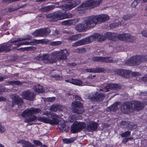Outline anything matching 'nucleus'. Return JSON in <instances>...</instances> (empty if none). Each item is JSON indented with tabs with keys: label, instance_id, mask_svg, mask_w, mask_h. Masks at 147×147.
Here are the masks:
<instances>
[{
	"label": "nucleus",
	"instance_id": "a18cd8bd",
	"mask_svg": "<svg viewBox=\"0 0 147 147\" xmlns=\"http://www.w3.org/2000/svg\"><path fill=\"white\" fill-rule=\"evenodd\" d=\"M130 132L127 131L123 133H122L121 136L122 137L124 138L129 136L130 135Z\"/></svg>",
	"mask_w": 147,
	"mask_h": 147
},
{
	"label": "nucleus",
	"instance_id": "dca6fc26",
	"mask_svg": "<svg viewBox=\"0 0 147 147\" xmlns=\"http://www.w3.org/2000/svg\"><path fill=\"white\" fill-rule=\"evenodd\" d=\"M98 125V123H97L89 121L87 122L86 129L89 131H95L97 129Z\"/></svg>",
	"mask_w": 147,
	"mask_h": 147
},
{
	"label": "nucleus",
	"instance_id": "7c9ffc66",
	"mask_svg": "<svg viewBox=\"0 0 147 147\" xmlns=\"http://www.w3.org/2000/svg\"><path fill=\"white\" fill-rule=\"evenodd\" d=\"M79 34L69 36L68 37L67 39L68 41H75L79 39Z\"/></svg>",
	"mask_w": 147,
	"mask_h": 147
},
{
	"label": "nucleus",
	"instance_id": "a19ab883",
	"mask_svg": "<svg viewBox=\"0 0 147 147\" xmlns=\"http://www.w3.org/2000/svg\"><path fill=\"white\" fill-rule=\"evenodd\" d=\"M134 15L131 14H128L123 16V19L125 20H127L132 18Z\"/></svg>",
	"mask_w": 147,
	"mask_h": 147
},
{
	"label": "nucleus",
	"instance_id": "f257e3e1",
	"mask_svg": "<svg viewBox=\"0 0 147 147\" xmlns=\"http://www.w3.org/2000/svg\"><path fill=\"white\" fill-rule=\"evenodd\" d=\"M52 119H49L45 117H40V120L44 122L50 123L52 124H58V127L60 129H62L65 132H67L69 129V126L66 125L67 122L63 119H61L58 121L57 118H58L59 116L58 115H55L52 116Z\"/></svg>",
	"mask_w": 147,
	"mask_h": 147
},
{
	"label": "nucleus",
	"instance_id": "a211bd4d",
	"mask_svg": "<svg viewBox=\"0 0 147 147\" xmlns=\"http://www.w3.org/2000/svg\"><path fill=\"white\" fill-rule=\"evenodd\" d=\"M12 107H13L15 105H21L23 104L22 98L18 96L15 94L12 95Z\"/></svg>",
	"mask_w": 147,
	"mask_h": 147
},
{
	"label": "nucleus",
	"instance_id": "f3484780",
	"mask_svg": "<svg viewBox=\"0 0 147 147\" xmlns=\"http://www.w3.org/2000/svg\"><path fill=\"white\" fill-rule=\"evenodd\" d=\"M74 3V1L71 0L68 2L67 4H65V5H61L57 7L60 8L64 11L69 10L76 7Z\"/></svg>",
	"mask_w": 147,
	"mask_h": 147
},
{
	"label": "nucleus",
	"instance_id": "6e6552de",
	"mask_svg": "<svg viewBox=\"0 0 147 147\" xmlns=\"http://www.w3.org/2000/svg\"><path fill=\"white\" fill-rule=\"evenodd\" d=\"M106 97L104 93H98L94 92H92L88 96L89 99L91 101L100 102L103 100Z\"/></svg>",
	"mask_w": 147,
	"mask_h": 147
},
{
	"label": "nucleus",
	"instance_id": "774afa93",
	"mask_svg": "<svg viewBox=\"0 0 147 147\" xmlns=\"http://www.w3.org/2000/svg\"><path fill=\"white\" fill-rule=\"evenodd\" d=\"M86 51V49L84 48L79 49V53H84Z\"/></svg>",
	"mask_w": 147,
	"mask_h": 147
},
{
	"label": "nucleus",
	"instance_id": "603ef678",
	"mask_svg": "<svg viewBox=\"0 0 147 147\" xmlns=\"http://www.w3.org/2000/svg\"><path fill=\"white\" fill-rule=\"evenodd\" d=\"M134 58L135 65H138L140 64V61L138 60L137 56L134 57Z\"/></svg>",
	"mask_w": 147,
	"mask_h": 147
},
{
	"label": "nucleus",
	"instance_id": "338daca9",
	"mask_svg": "<svg viewBox=\"0 0 147 147\" xmlns=\"http://www.w3.org/2000/svg\"><path fill=\"white\" fill-rule=\"evenodd\" d=\"M59 30H55L53 32V35L55 36H56L57 35L59 34Z\"/></svg>",
	"mask_w": 147,
	"mask_h": 147
},
{
	"label": "nucleus",
	"instance_id": "5fc2aeb1",
	"mask_svg": "<svg viewBox=\"0 0 147 147\" xmlns=\"http://www.w3.org/2000/svg\"><path fill=\"white\" fill-rule=\"evenodd\" d=\"M74 116L73 115L70 116L68 119V121L70 123H72L74 121Z\"/></svg>",
	"mask_w": 147,
	"mask_h": 147
},
{
	"label": "nucleus",
	"instance_id": "79ce46f5",
	"mask_svg": "<svg viewBox=\"0 0 147 147\" xmlns=\"http://www.w3.org/2000/svg\"><path fill=\"white\" fill-rule=\"evenodd\" d=\"M62 42L61 41H57L52 42L50 43V45L53 46H56L59 45H61Z\"/></svg>",
	"mask_w": 147,
	"mask_h": 147
},
{
	"label": "nucleus",
	"instance_id": "4d7b16f0",
	"mask_svg": "<svg viewBox=\"0 0 147 147\" xmlns=\"http://www.w3.org/2000/svg\"><path fill=\"white\" fill-rule=\"evenodd\" d=\"M128 124V123L127 121H124L121 122V125L123 127H127Z\"/></svg>",
	"mask_w": 147,
	"mask_h": 147
},
{
	"label": "nucleus",
	"instance_id": "aec40b11",
	"mask_svg": "<svg viewBox=\"0 0 147 147\" xmlns=\"http://www.w3.org/2000/svg\"><path fill=\"white\" fill-rule=\"evenodd\" d=\"M121 88V86L119 84H113L107 83L106 86H105V89L107 90L106 91L108 92L110 90H118Z\"/></svg>",
	"mask_w": 147,
	"mask_h": 147
},
{
	"label": "nucleus",
	"instance_id": "c03bdc74",
	"mask_svg": "<svg viewBox=\"0 0 147 147\" xmlns=\"http://www.w3.org/2000/svg\"><path fill=\"white\" fill-rule=\"evenodd\" d=\"M20 0H3L2 3L4 4H9Z\"/></svg>",
	"mask_w": 147,
	"mask_h": 147
},
{
	"label": "nucleus",
	"instance_id": "13d9d810",
	"mask_svg": "<svg viewBox=\"0 0 147 147\" xmlns=\"http://www.w3.org/2000/svg\"><path fill=\"white\" fill-rule=\"evenodd\" d=\"M5 130V128L4 127L1 125L0 123V133H3Z\"/></svg>",
	"mask_w": 147,
	"mask_h": 147
},
{
	"label": "nucleus",
	"instance_id": "7ed1b4c3",
	"mask_svg": "<svg viewBox=\"0 0 147 147\" xmlns=\"http://www.w3.org/2000/svg\"><path fill=\"white\" fill-rule=\"evenodd\" d=\"M102 0H87L78 7L76 9L78 11L94 8L98 6Z\"/></svg>",
	"mask_w": 147,
	"mask_h": 147
},
{
	"label": "nucleus",
	"instance_id": "a878e982",
	"mask_svg": "<svg viewBox=\"0 0 147 147\" xmlns=\"http://www.w3.org/2000/svg\"><path fill=\"white\" fill-rule=\"evenodd\" d=\"M55 7V6L54 5H50L42 7L40 10L42 12H47L54 9Z\"/></svg>",
	"mask_w": 147,
	"mask_h": 147
},
{
	"label": "nucleus",
	"instance_id": "1a4fd4ad",
	"mask_svg": "<svg viewBox=\"0 0 147 147\" xmlns=\"http://www.w3.org/2000/svg\"><path fill=\"white\" fill-rule=\"evenodd\" d=\"M71 105L72 110L73 113L81 114L84 112V107L82 104L80 102L78 101L73 102Z\"/></svg>",
	"mask_w": 147,
	"mask_h": 147
},
{
	"label": "nucleus",
	"instance_id": "9d476101",
	"mask_svg": "<svg viewBox=\"0 0 147 147\" xmlns=\"http://www.w3.org/2000/svg\"><path fill=\"white\" fill-rule=\"evenodd\" d=\"M62 12L59 11L55 12L46 14V17L48 19H51L52 21H57L62 20Z\"/></svg>",
	"mask_w": 147,
	"mask_h": 147
},
{
	"label": "nucleus",
	"instance_id": "9b49d317",
	"mask_svg": "<svg viewBox=\"0 0 147 147\" xmlns=\"http://www.w3.org/2000/svg\"><path fill=\"white\" fill-rule=\"evenodd\" d=\"M51 32V30L48 28H41L36 30L32 34L35 36H47Z\"/></svg>",
	"mask_w": 147,
	"mask_h": 147
},
{
	"label": "nucleus",
	"instance_id": "37998d69",
	"mask_svg": "<svg viewBox=\"0 0 147 147\" xmlns=\"http://www.w3.org/2000/svg\"><path fill=\"white\" fill-rule=\"evenodd\" d=\"M18 143H22L26 145L25 147H27L28 144H30V142L24 140H20L17 142Z\"/></svg>",
	"mask_w": 147,
	"mask_h": 147
},
{
	"label": "nucleus",
	"instance_id": "e2e57ef3",
	"mask_svg": "<svg viewBox=\"0 0 147 147\" xmlns=\"http://www.w3.org/2000/svg\"><path fill=\"white\" fill-rule=\"evenodd\" d=\"M9 11L10 12H12L13 11H14L17 10V8H13L12 7H9L8 9Z\"/></svg>",
	"mask_w": 147,
	"mask_h": 147
},
{
	"label": "nucleus",
	"instance_id": "c85d7f7f",
	"mask_svg": "<svg viewBox=\"0 0 147 147\" xmlns=\"http://www.w3.org/2000/svg\"><path fill=\"white\" fill-rule=\"evenodd\" d=\"M134 57H131L125 62V64L128 65H135Z\"/></svg>",
	"mask_w": 147,
	"mask_h": 147
},
{
	"label": "nucleus",
	"instance_id": "cd10ccee",
	"mask_svg": "<svg viewBox=\"0 0 147 147\" xmlns=\"http://www.w3.org/2000/svg\"><path fill=\"white\" fill-rule=\"evenodd\" d=\"M75 20H68L64 21L62 22L61 24L63 25H71L74 24Z\"/></svg>",
	"mask_w": 147,
	"mask_h": 147
},
{
	"label": "nucleus",
	"instance_id": "de8ad7c7",
	"mask_svg": "<svg viewBox=\"0 0 147 147\" xmlns=\"http://www.w3.org/2000/svg\"><path fill=\"white\" fill-rule=\"evenodd\" d=\"M142 63L146 62L147 61V55H140Z\"/></svg>",
	"mask_w": 147,
	"mask_h": 147
},
{
	"label": "nucleus",
	"instance_id": "ea45409f",
	"mask_svg": "<svg viewBox=\"0 0 147 147\" xmlns=\"http://www.w3.org/2000/svg\"><path fill=\"white\" fill-rule=\"evenodd\" d=\"M12 42H8L6 44H4L3 45L6 46H5V48L7 49H8L9 51L8 52L10 51H11V49L9 48L11 47L13 45V44H12Z\"/></svg>",
	"mask_w": 147,
	"mask_h": 147
},
{
	"label": "nucleus",
	"instance_id": "2f4dec72",
	"mask_svg": "<svg viewBox=\"0 0 147 147\" xmlns=\"http://www.w3.org/2000/svg\"><path fill=\"white\" fill-rule=\"evenodd\" d=\"M127 33L120 34L117 35V37L121 40L126 41Z\"/></svg>",
	"mask_w": 147,
	"mask_h": 147
},
{
	"label": "nucleus",
	"instance_id": "412c9836",
	"mask_svg": "<svg viewBox=\"0 0 147 147\" xmlns=\"http://www.w3.org/2000/svg\"><path fill=\"white\" fill-rule=\"evenodd\" d=\"M42 61H48V62L50 63H53L55 62V60L53 59V53L51 54H47L41 55Z\"/></svg>",
	"mask_w": 147,
	"mask_h": 147
},
{
	"label": "nucleus",
	"instance_id": "5701e85b",
	"mask_svg": "<svg viewBox=\"0 0 147 147\" xmlns=\"http://www.w3.org/2000/svg\"><path fill=\"white\" fill-rule=\"evenodd\" d=\"M86 71L88 72L94 73H99L102 72L105 70V69L102 67H98L91 68H87Z\"/></svg>",
	"mask_w": 147,
	"mask_h": 147
},
{
	"label": "nucleus",
	"instance_id": "c756f323",
	"mask_svg": "<svg viewBox=\"0 0 147 147\" xmlns=\"http://www.w3.org/2000/svg\"><path fill=\"white\" fill-rule=\"evenodd\" d=\"M9 85L12 86L20 85L22 84V83L20 81H8L7 82Z\"/></svg>",
	"mask_w": 147,
	"mask_h": 147
},
{
	"label": "nucleus",
	"instance_id": "052dcab7",
	"mask_svg": "<svg viewBox=\"0 0 147 147\" xmlns=\"http://www.w3.org/2000/svg\"><path fill=\"white\" fill-rule=\"evenodd\" d=\"M127 127L129 129H131L134 126V124L132 123H128L127 125Z\"/></svg>",
	"mask_w": 147,
	"mask_h": 147
},
{
	"label": "nucleus",
	"instance_id": "680f3d73",
	"mask_svg": "<svg viewBox=\"0 0 147 147\" xmlns=\"http://www.w3.org/2000/svg\"><path fill=\"white\" fill-rule=\"evenodd\" d=\"M32 42H29L27 41L23 42H21V45H31Z\"/></svg>",
	"mask_w": 147,
	"mask_h": 147
},
{
	"label": "nucleus",
	"instance_id": "473e14b6",
	"mask_svg": "<svg viewBox=\"0 0 147 147\" xmlns=\"http://www.w3.org/2000/svg\"><path fill=\"white\" fill-rule=\"evenodd\" d=\"M140 1L142 3L147 2V0H134L131 4V7L133 8H135L138 5V3Z\"/></svg>",
	"mask_w": 147,
	"mask_h": 147
},
{
	"label": "nucleus",
	"instance_id": "0e129e2a",
	"mask_svg": "<svg viewBox=\"0 0 147 147\" xmlns=\"http://www.w3.org/2000/svg\"><path fill=\"white\" fill-rule=\"evenodd\" d=\"M142 34L143 36L147 37V30H143Z\"/></svg>",
	"mask_w": 147,
	"mask_h": 147
},
{
	"label": "nucleus",
	"instance_id": "0eeeda50",
	"mask_svg": "<svg viewBox=\"0 0 147 147\" xmlns=\"http://www.w3.org/2000/svg\"><path fill=\"white\" fill-rule=\"evenodd\" d=\"M69 53V51L66 49L61 50L60 51H56L53 53L54 60H55V62L57 60H65L67 59V55Z\"/></svg>",
	"mask_w": 147,
	"mask_h": 147
},
{
	"label": "nucleus",
	"instance_id": "8fccbe9b",
	"mask_svg": "<svg viewBox=\"0 0 147 147\" xmlns=\"http://www.w3.org/2000/svg\"><path fill=\"white\" fill-rule=\"evenodd\" d=\"M74 140L73 139H63V141L64 143L66 144H69L70 143L73 142Z\"/></svg>",
	"mask_w": 147,
	"mask_h": 147
},
{
	"label": "nucleus",
	"instance_id": "69168bd1",
	"mask_svg": "<svg viewBox=\"0 0 147 147\" xmlns=\"http://www.w3.org/2000/svg\"><path fill=\"white\" fill-rule=\"evenodd\" d=\"M74 1L75 2V5H76V6L80 4L81 3V1L80 0H72Z\"/></svg>",
	"mask_w": 147,
	"mask_h": 147
},
{
	"label": "nucleus",
	"instance_id": "49530a36",
	"mask_svg": "<svg viewBox=\"0 0 147 147\" xmlns=\"http://www.w3.org/2000/svg\"><path fill=\"white\" fill-rule=\"evenodd\" d=\"M121 24L119 22L112 23L110 25V28H115L119 26H121Z\"/></svg>",
	"mask_w": 147,
	"mask_h": 147
},
{
	"label": "nucleus",
	"instance_id": "bf43d9fd",
	"mask_svg": "<svg viewBox=\"0 0 147 147\" xmlns=\"http://www.w3.org/2000/svg\"><path fill=\"white\" fill-rule=\"evenodd\" d=\"M35 60L38 61H42V57L41 55H40L39 56L35 57L34 58Z\"/></svg>",
	"mask_w": 147,
	"mask_h": 147
},
{
	"label": "nucleus",
	"instance_id": "58836bf2",
	"mask_svg": "<svg viewBox=\"0 0 147 147\" xmlns=\"http://www.w3.org/2000/svg\"><path fill=\"white\" fill-rule=\"evenodd\" d=\"M62 16L63 17L62 20L64 19L71 18L73 16L72 14L69 13H62Z\"/></svg>",
	"mask_w": 147,
	"mask_h": 147
},
{
	"label": "nucleus",
	"instance_id": "f03ea898",
	"mask_svg": "<svg viewBox=\"0 0 147 147\" xmlns=\"http://www.w3.org/2000/svg\"><path fill=\"white\" fill-rule=\"evenodd\" d=\"M40 112V110L38 109L31 108L25 110L22 113V116L25 118L27 117L28 118L25 120L26 123L32 122L36 119V116L33 115V114H37Z\"/></svg>",
	"mask_w": 147,
	"mask_h": 147
},
{
	"label": "nucleus",
	"instance_id": "6ab92c4d",
	"mask_svg": "<svg viewBox=\"0 0 147 147\" xmlns=\"http://www.w3.org/2000/svg\"><path fill=\"white\" fill-rule=\"evenodd\" d=\"M116 72L118 75L124 78H128L130 77L131 71L126 69H120L117 70Z\"/></svg>",
	"mask_w": 147,
	"mask_h": 147
},
{
	"label": "nucleus",
	"instance_id": "20e7f679",
	"mask_svg": "<svg viewBox=\"0 0 147 147\" xmlns=\"http://www.w3.org/2000/svg\"><path fill=\"white\" fill-rule=\"evenodd\" d=\"M93 28L98 24L103 23L107 21L109 17L107 15H97L89 16Z\"/></svg>",
	"mask_w": 147,
	"mask_h": 147
},
{
	"label": "nucleus",
	"instance_id": "bb28decb",
	"mask_svg": "<svg viewBox=\"0 0 147 147\" xmlns=\"http://www.w3.org/2000/svg\"><path fill=\"white\" fill-rule=\"evenodd\" d=\"M120 102H117L112 105L109 108L110 109V111L114 112L116 111L120 108Z\"/></svg>",
	"mask_w": 147,
	"mask_h": 147
},
{
	"label": "nucleus",
	"instance_id": "4be33fe9",
	"mask_svg": "<svg viewBox=\"0 0 147 147\" xmlns=\"http://www.w3.org/2000/svg\"><path fill=\"white\" fill-rule=\"evenodd\" d=\"M134 111H138L143 109L144 107V104L141 102L134 101L132 102Z\"/></svg>",
	"mask_w": 147,
	"mask_h": 147
},
{
	"label": "nucleus",
	"instance_id": "2eb2a0df",
	"mask_svg": "<svg viewBox=\"0 0 147 147\" xmlns=\"http://www.w3.org/2000/svg\"><path fill=\"white\" fill-rule=\"evenodd\" d=\"M92 61H94L100 62H114L113 60L111 57H94L92 58Z\"/></svg>",
	"mask_w": 147,
	"mask_h": 147
},
{
	"label": "nucleus",
	"instance_id": "09e8293b",
	"mask_svg": "<svg viewBox=\"0 0 147 147\" xmlns=\"http://www.w3.org/2000/svg\"><path fill=\"white\" fill-rule=\"evenodd\" d=\"M6 46L2 45L0 46V53L5 51L6 52H7L9 51L8 49H5V46Z\"/></svg>",
	"mask_w": 147,
	"mask_h": 147
},
{
	"label": "nucleus",
	"instance_id": "f8f14e48",
	"mask_svg": "<svg viewBox=\"0 0 147 147\" xmlns=\"http://www.w3.org/2000/svg\"><path fill=\"white\" fill-rule=\"evenodd\" d=\"M121 111L125 113H128L134 111L132 102H127L124 103L121 106Z\"/></svg>",
	"mask_w": 147,
	"mask_h": 147
},
{
	"label": "nucleus",
	"instance_id": "39448f33",
	"mask_svg": "<svg viewBox=\"0 0 147 147\" xmlns=\"http://www.w3.org/2000/svg\"><path fill=\"white\" fill-rule=\"evenodd\" d=\"M99 36L100 34H94L89 37L85 38L76 42L72 44V46L74 47H76L90 43V42L94 40H98Z\"/></svg>",
	"mask_w": 147,
	"mask_h": 147
},
{
	"label": "nucleus",
	"instance_id": "f704fd0d",
	"mask_svg": "<svg viewBox=\"0 0 147 147\" xmlns=\"http://www.w3.org/2000/svg\"><path fill=\"white\" fill-rule=\"evenodd\" d=\"M43 114L44 115H46L47 116H49V118L48 117H44L46 118H47L49 119H52L51 117H52V116H53L54 115H56L55 114H54V113H53L52 114H50V113H49L47 111L44 112L43 113ZM40 117H39V120L40 121H41V120H40ZM42 122H43V121H42ZM43 122H44L43 121Z\"/></svg>",
	"mask_w": 147,
	"mask_h": 147
},
{
	"label": "nucleus",
	"instance_id": "3c124183",
	"mask_svg": "<svg viewBox=\"0 0 147 147\" xmlns=\"http://www.w3.org/2000/svg\"><path fill=\"white\" fill-rule=\"evenodd\" d=\"M18 39L16 40H15L12 42V44H13V45L15 46H16L17 47H19L21 45V43L20 42H18L20 41H18Z\"/></svg>",
	"mask_w": 147,
	"mask_h": 147
},
{
	"label": "nucleus",
	"instance_id": "e433bc0d",
	"mask_svg": "<svg viewBox=\"0 0 147 147\" xmlns=\"http://www.w3.org/2000/svg\"><path fill=\"white\" fill-rule=\"evenodd\" d=\"M108 36H109V37L110 39L111 40L114 39L115 38L117 37V35L115 33H111L110 32H108L107 33Z\"/></svg>",
	"mask_w": 147,
	"mask_h": 147
},
{
	"label": "nucleus",
	"instance_id": "ddd939ff",
	"mask_svg": "<svg viewBox=\"0 0 147 147\" xmlns=\"http://www.w3.org/2000/svg\"><path fill=\"white\" fill-rule=\"evenodd\" d=\"M21 95L23 99L32 101L35 99V94L33 92L28 90L23 92Z\"/></svg>",
	"mask_w": 147,
	"mask_h": 147
},
{
	"label": "nucleus",
	"instance_id": "864d4df0",
	"mask_svg": "<svg viewBox=\"0 0 147 147\" xmlns=\"http://www.w3.org/2000/svg\"><path fill=\"white\" fill-rule=\"evenodd\" d=\"M105 38V37L104 35H101L100 34V36L99 37L98 40L99 41H103Z\"/></svg>",
	"mask_w": 147,
	"mask_h": 147
},
{
	"label": "nucleus",
	"instance_id": "423d86ee",
	"mask_svg": "<svg viewBox=\"0 0 147 147\" xmlns=\"http://www.w3.org/2000/svg\"><path fill=\"white\" fill-rule=\"evenodd\" d=\"M93 28L89 17H87L84 21L80 24L77 25L76 29L79 32H84L86 30H88Z\"/></svg>",
	"mask_w": 147,
	"mask_h": 147
},
{
	"label": "nucleus",
	"instance_id": "4c0bfd02",
	"mask_svg": "<svg viewBox=\"0 0 147 147\" xmlns=\"http://www.w3.org/2000/svg\"><path fill=\"white\" fill-rule=\"evenodd\" d=\"M32 37L29 35H27L24 38H19L18 39V41L28 40L32 39Z\"/></svg>",
	"mask_w": 147,
	"mask_h": 147
},
{
	"label": "nucleus",
	"instance_id": "393cba45",
	"mask_svg": "<svg viewBox=\"0 0 147 147\" xmlns=\"http://www.w3.org/2000/svg\"><path fill=\"white\" fill-rule=\"evenodd\" d=\"M33 89L35 91L40 93H42L45 91V90L42 86L40 84H37L33 87Z\"/></svg>",
	"mask_w": 147,
	"mask_h": 147
},
{
	"label": "nucleus",
	"instance_id": "6e6d98bb",
	"mask_svg": "<svg viewBox=\"0 0 147 147\" xmlns=\"http://www.w3.org/2000/svg\"><path fill=\"white\" fill-rule=\"evenodd\" d=\"M34 143L37 146H40L42 145V144L38 140H34Z\"/></svg>",
	"mask_w": 147,
	"mask_h": 147
},
{
	"label": "nucleus",
	"instance_id": "4468645a",
	"mask_svg": "<svg viewBox=\"0 0 147 147\" xmlns=\"http://www.w3.org/2000/svg\"><path fill=\"white\" fill-rule=\"evenodd\" d=\"M85 126L86 125L84 123L75 122L71 126V130L73 133H75L84 128Z\"/></svg>",
	"mask_w": 147,
	"mask_h": 147
},
{
	"label": "nucleus",
	"instance_id": "c9c22d12",
	"mask_svg": "<svg viewBox=\"0 0 147 147\" xmlns=\"http://www.w3.org/2000/svg\"><path fill=\"white\" fill-rule=\"evenodd\" d=\"M73 84L78 86L84 85L82 83V81L79 79H73Z\"/></svg>",
	"mask_w": 147,
	"mask_h": 147
},
{
	"label": "nucleus",
	"instance_id": "b1692460",
	"mask_svg": "<svg viewBox=\"0 0 147 147\" xmlns=\"http://www.w3.org/2000/svg\"><path fill=\"white\" fill-rule=\"evenodd\" d=\"M62 109L63 107L62 106L58 105H53L50 107V110L52 112L62 111Z\"/></svg>",
	"mask_w": 147,
	"mask_h": 147
},
{
	"label": "nucleus",
	"instance_id": "72a5a7b5",
	"mask_svg": "<svg viewBox=\"0 0 147 147\" xmlns=\"http://www.w3.org/2000/svg\"><path fill=\"white\" fill-rule=\"evenodd\" d=\"M135 40L136 38L135 37L131 36L129 34L127 33L125 41L132 42Z\"/></svg>",
	"mask_w": 147,
	"mask_h": 147
}]
</instances>
